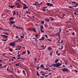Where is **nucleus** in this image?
<instances>
[{"label":"nucleus","mask_w":78,"mask_h":78,"mask_svg":"<svg viewBox=\"0 0 78 78\" xmlns=\"http://www.w3.org/2000/svg\"><path fill=\"white\" fill-rule=\"evenodd\" d=\"M62 65V63H61L59 62H58L56 64L54 63L52 65V66H53L54 67H58L59 66H61Z\"/></svg>","instance_id":"nucleus-1"},{"label":"nucleus","mask_w":78,"mask_h":78,"mask_svg":"<svg viewBox=\"0 0 78 78\" xmlns=\"http://www.w3.org/2000/svg\"><path fill=\"white\" fill-rule=\"evenodd\" d=\"M13 27H16V28H17V29H22V30H23V28L17 26L15 25H13Z\"/></svg>","instance_id":"nucleus-2"},{"label":"nucleus","mask_w":78,"mask_h":78,"mask_svg":"<svg viewBox=\"0 0 78 78\" xmlns=\"http://www.w3.org/2000/svg\"><path fill=\"white\" fill-rule=\"evenodd\" d=\"M15 45H16V43H15V42H13L11 43H10L9 44V46H12V47H14L15 46Z\"/></svg>","instance_id":"nucleus-3"},{"label":"nucleus","mask_w":78,"mask_h":78,"mask_svg":"<svg viewBox=\"0 0 78 78\" xmlns=\"http://www.w3.org/2000/svg\"><path fill=\"white\" fill-rule=\"evenodd\" d=\"M23 5V9H27V8H28L29 7H27V4H24Z\"/></svg>","instance_id":"nucleus-4"},{"label":"nucleus","mask_w":78,"mask_h":78,"mask_svg":"<svg viewBox=\"0 0 78 78\" xmlns=\"http://www.w3.org/2000/svg\"><path fill=\"white\" fill-rule=\"evenodd\" d=\"M62 70L63 72H69V69L66 68H64L62 69Z\"/></svg>","instance_id":"nucleus-5"},{"label":"nucleus","mask_w":78,"mask_h":78,"mask_svg":"<svg viewBox=\"0 0 78 78\" xmlns=\"http://www.w3.org/2000/svg\"><path fill=\"white\" fill-rule=\"evenodd\" d=\"M29 29L30 30V31H33L34 33H36V29L35 28H29Z\"/></svg>","instance_id":"nucleus-6"},{"label":"nucleus","mask_w":78,"mask_h":78,"mask_svg":"<svg viewBox=\"0 0 78 78\" xmlns=\"http://www.w3.org/2000/svg\"><path fill=\"white\" fill-rule=\"evenodd\" d=\"M47 5L48 6H53V5L50 3H47Z\"/></svg>","instance_id":"nucleus-7"},{"label":"nucleus","mask_w":78,"mask_h":78,"mask_svg":"<svg viewBox=\"0 0 78 78\" xmlns=\"http://www.w3.org/2000/svg\"><path fill=\"white\" fill-rule=\"evenodd\" d=\"M1 36H2V37H5L6 38H8V37L7 36H5V35H1Z\"/></svg>","instance_id":"nucleus-8"},{"label":"nucleus","mask_w":78,"mask_h":78,"mask_svg":"<svg viewBox=\"0 0 78 78\" xmlns=\"http://www.w3.org/2000/svg\"><path fill=\"white\" fill-rule=\"evenodd\" d=\"M16 6L17 7V8H19L20 6V4H19V3H18L16 4Z\"/></svg>","instance_id":"nucleus-9"},{"label":"nucleus","mask_w":78,"mask_h":78,"mask_svg":"<svg viewBox=\"0 0 78 78\" xmlns=\"http://www.w3.org/2000/svg\"><path fill=\"white\" fill-rule=\"evenodd\" d=\"M10 23H11V24H14V23H16V22L14 21H10Z\"/></svg>","instance_id":"nucleus-10"},{"label":"nucleus","mask_w":78,"mask_h":78,"mask_svg":"<svg viewBox=\"0 0 78 78\" xmlns=\"http://www.w3.org/2000/svg\"><path fill=\"white\" fill-rule=\"evenodd\" d=\"M21 47H22L21 46H19L17 47V48L18 49V50H20V48H21Z\"/></svg>","instance_id":"nucleus-11"},{"label":"nucleus","mask_w":78,"mask_h":78,"mask_svg":"<svg viewBox=\"0 0 78 78\" xmlns=\"http://www.w3.org/2000/svg\"><path fill=\"white\" fill-rule=\"evenodd\" d=\"M40 28V30H43V29H44V26H41Z\"/></svg>","instance_id":"nucleus-12"},{"label":"nucleus","mask_w":78,"mask_h":78,"mask_svg":"<svg viewBox=\"0 0 78 78\" xmlns=\"http://www.w3.org/2000/svg\"><path fill=\"white\" fill-rule=\"evenodd\" d=\"M9 7V8H13L14 7V6H15L14 5H13V6H10L9 5H8Z\"/></svg>","instance_id":"nucleus-13"},{"label":"nucleus","mask_w":78,"mask_h":78,"mask_svg":"<svg viewBox=\"0 0 78 78\" xmlns=\"http://www.w3.org/2000/svg\"><path fill=\"white\" fill-rule=\"evenodd\" d=\"M45 21H46V22H48L50 21V20H49V19H46L45 20Z\"/></svg>","instance_id":"nucleus-14"},{"label":"nucleus","mask_w":78,"mask_h":78,"mask_svg":"<svg viewBox=\"0 0 78 78\" xmlns=\"http://www.w3.org/2000/svg\"><path fill=\"white\" fill-rule=\"evenodd\" d=\"M58 61H59V59H56V60H55V63H57V62H58Z\"/></svg>","instance_id":"nucleus-15"},{"label":"nucleus","mask_w":78,"mask_h":78,"mask_svg":"<svg viewBox=\"0 0 78 78\" xmlns=\"http://www.w3.org/2000/svg\"><path fill=\"white\" fill-rule=\"evenodd\" d=\"M57 35H58V37H59V38H60V33H58L56 34Z\"/></svg>","instance_id":"nucleus-16"},{"label":"nucleus","mask_w":78,"mask_h":78,"mask_svg":"<svg viewBox=\"0 0 78 78\" xmlns=\"http://www.w3.org/2000/svg\"><path fill=\"white\" fill-rule=\"evenodd\" d=\"M43 11H44V12H45L46 11V10H45V7H43Z\"/></svg>","instance_id":"nucleus-17"},{"label":"nucleus","mask_w":78,"mask_h":78,"mask_svg":"<svg viewBox=\"0 0 78 78\" xmlns=\"http://www.w3.org/2000/svg\"><path fill=\"white\" fill-rule=\"evenodd\" d=\"M27 51L28 53H27L28 55H30V51L29 50H27Z\"/></svg>","instance_id":"nucleus-18"},{"label":"nucleus","mask_w":78,"mask_h":78,"mask_svg":"<svg viewBox=\"0 0 78 78\" xmlns=\"http://www.w3.org/2000/svg\"><path fill=\"white\" fill-rule=\"evenodd\" d=\"M37 76H40V75H39V72H38V71H37Z\"/></svg>","instance_id":"nucleus-19"},{"label":"nucleus","mask_w":78,"mask_h":78,"mask_svg":"<svg viewBox=\"0 0 78 78\" xmlns=\"http://www.w3.org/2000/svg\"><path fill=\"white\" fill-rule=\"evenodd\" d=\"M9 19L11 20H14V18L13 17H10L9 18Z\"/></svg>","instance_id":"nucleus-20"},{"label":"nucleus","mask_w":78,"mask_h":78,"mask_svg":"<svg viewBox=\"0 0 78 78\" xmlns=\"http://www.w3.org/2000/svg\"><path fill=\"white\" fill-rule=\"evenodd\" d=\"M41 41H43V40H44V39H45V37H42L41 38Z\"/></svg>","instance_id":"nucleus-21"},{"label":"nucleus","mask_w":78,"mask_h":78,"mask_svg":"<svg viewBox=\"0 0 78 78\" xmlns=\"http://www.w3.org/2000/svg\"><path fill=\"white\" fill-rule=\"evenodd\" d=\"M72 3H74V4H75V5H77V4H78V3H77V2H72Z\"/></svg>","instance_id":"nucleus-22"},{"label":"nucleus","mask_w":78,"mask_h":78,"mask_svg":"<svg viewBox=\"0 0 78 78\" xmlns=\"http://www.w3.org/2000/svg\"><path fill=\"white\" fill-rule=\"evenodd\" d=\"M19 3H21L23 5H24V3H22V2H21V1L20 0V1H19Z\"/></svg>","instance_id":"nucleus-23"},{"label":"nucleus","mask_w":78,"mask_h":78,"mask_svg":"<svg viewBox=\"0 0 78 78\" xmlns=\"http://www.w3.org/2000/svg\"><path fill=\"white\" fill-rule=\"evenodd\" d=\"M19 3H21L23 5H24V3H22V2H21V1L20 0V1H19Z\"/></svg>","instance_id":"nucleus-24"},{"label":"nucleus","mask_w":78,"mask_h":78,"mask_svg":"<svg viewBox=\"0 0 78 78\" xmlns=\"http://www.w3.org/2000/svg\"><path fill=\"white\" fill-rule=\"evenodd\" d=\"M19 3H21L23 5H24V3H22V2H21V1L20 0V1H19Z\"/></svg>","instance_id":"nucleus-25"},{"label":"nucleus","mask_w":78,"mask_h":78,"mask_svg":"<svg viewBox=\"0 0 78 78\" xmlns=\"http://www.w3.org/2000/svg\"><path fill=\"white\" fill-rule=\"evenodd\" d=\"M4 34H6V35H9V34L8 33H6V32H4Z\"/></svg>","instance_id":"nucleus-26"},{"label":"nucleus","mask_w":78,"mask_h":78,"mask_svg":"<svg viewBox=\"0 0 78 78\" xmlns=\"http://www.w3.org/2000/svg\"><path fill=\"white\" fill-rule=\"evenodd\" d=\"M48 50H51V47H49L48 48Z\"/></svg>","instance_id":"nucleus-27"},{"label":"nucleus","mask_w":78,"mask_h":78,"mask_svg":"<svg viewBox=\"0 0 78 78\" xmlns=\"http://www.w3.org/2000/svg\"><path fill=\"white\" fill-rule=\"evenodd\" d=\"M16 14V12H15V11H13V16H14V15H15Z\"/></svg>","instance_id":"nucleus-28"},{"label":"nucleus","mask_w":78,"mask_h":78,"mask_svg":"<svg viewBox=\"0 0 78 78\" xmlns=\"http://www.w3.org/2000/svg\"><path fill=\"white\" fill-rule=\"evenodd\" d=\"M41 23H42L43 24H44V21H41Z\"/></svg>","instance_id":"nucleus-29"},{"label":"nucleus","mask_w":78,"mask_h":78,"mask_svg":"<svg viewBox=\"0 0 78 78\" xmlns=\"http://www.w3.org/2000/svg\"><path fill=\"white\" fill-rule=\"evenodd\" d=\"M19 63H17L15 65L16 66H19Z\"/></svg>","instance_id":"nucleus-30"},{"label":"nucleus","mask_w":78,"mask_h":78,"mask_svg":"<svg viewBox=\"0 0 78 78\" xmlns=\"http://www.w3.org/2000/svg\"><path fill=\"white\" fill-rule=\"evenodd\" d=\"M22 53H23L22 54V55H24V54H25V51H23Z\"/></svg>","instance_id":"nucleus-31"},{"label":"nucleus","mask_w":78,"mask_h":78,"mask_svg":"<svg viewBox=\"0 0 78 78\" xmlns=\"http://www.w3.org/2000/svg\"><path fill=\"white\" fill-rule=\"evenodd\" d=\"M2 30H4V31H9V30H7V29H6V30H4V29H2Z\"/></svg>","instance_id":"nucleus-32"},{"label":"nucleus","mask_w":78,"mask_h":78,"mask_svg":"<svg viewBox=\"0 0 78 78\" xmlns=\"http://www.w3.org/2000/svg\"><path fill=\"white\" fill-rule=\"evenodd\" d=\"M23 73L24 75H25V71H24V70H23Z\"/></svg>","instance_id":"nucleus-33"},{"label":"nucleus","mask_w":78,"mask_h":78,"mask_svg":"<svg viewBox=\"0 0 78 78\" xmlns=\"http://www.w3.org/2000/svg\"><path fill=\"white\" fill-rule=\"evenodd\" d=\"M38 34H36L35 35V37H38Z\"/></svg>","instance_id":"nucleus-34"},{"label":"nucleus","mask_w":78,"mask_h":78,"mask_svg":"<svg viewBox=\"0 0 78 78\" xmlns=\"http://www.w3.org/2000/svg\"><path fill=\"white\" fill-rule=\"evenodd\" d=\"M41 33H44V31L43 30H42V29H41Z\"/></svg>","instance_id":"nucleus-35"},{"label":"nucleus","mask_w":78,"mask_h":78,"mask_svg":"<svg viewBox=\"0 0 78 78\" xmlns=\"http://www.w3.org/2000/svg\"><path fill=\"white\" fill-rule=\"evenodd\" d=\"M49 18H50H50H51V20H53L54 19H53V18H51V17H50Z\"/></svg>","instance_id":"nucleus-36"},{"label":"nucleus","mask_w":78,"mask_h":78,"mask_svg":"<svg viewBox=\"0 0 78 78\" xmlns=\"http://www.w3.org/2000/svg\"><path fill=\"white\" fill-rule=\"evenodd\" d=\"M44 67V65H41V68H42V67Z\"/></svg>","instance_id":"nucleus-37"},{"label":"nucleus","mask_w":78,"mask_h":78,"mask_svg":"<svg viewBox=\"0 0 78 78\" xmlns=\"http://www.w3.org/2000/svg\"><path fill=\"white\" fill-rule=\"evenodd\" d=\"M50 54L51 56H52V54H53V53H51V52L50 51Z\"/></svg>","instance_id":"nucleus-38"},{"label":"nucleus","mask_w":78,"mask_h":78,"mask_svg":"<svg viewBox=\"0 0 78 78\" xmlns=\"http://www.w3.org/2000/svg\"><path fill=\"white\" fill-rule=\"evenodd\" d=\"M61 28H59V32H58L59 33H61Z\"/></svg>","instance_id":"nucleus-39"},{"label":"nucleus","mask_w":78,"mask_h":78,"mask_svg":"<svg viewBox=\"0 0 78 78\" xmlns=\"http://www.w3.org/2000/svg\"><path fill=\"white\" fill-rule=\"evenodd\" d=\"M72 7H73L72 6L69 7V8H71V9H74V8H72Z\"/></svg>","instance_id":"nucleus-40"},{"label":"nucleus","mask_w":78,"mask_h":78,"mask_svg":"<svg viewBox=\"0 0 78 78\" xmlns=\"http://www.w3.org/2000/svg\"><path fill=\"white\" fill-rule=\"evenodd\" d=\"M59 52V51H56V54H57V55H58V52Z\"/></svg>","instance_id":"nucleus-41"},{"label":"nucleus","mask_w":78,"mask_h":78,"mask_svg":"<svg viewBox=\"0 0 78 78\" xmlns=\"http://www.w3.org/2000/svg\"><path fill=\"white\" fill-rule=\"evenodd\" d=\"M45 37H46V38H48V36H47V35L45 34Z\"/></svg>","instance_id":"nucleus-42"},{"label":"nucleus","mask_w":78,"mask_h":78,"mask_svg":"<svg viewBox=\"0 0 78 78\" xmlns=\"http://www.w3.org/2000/svg\"><path fill=\"white\" fill-rule=\"evenodd\" d=\"M48 69H49V68H45L44 69V70H48Z\"/></svg>","instance_id":"nucleus-43"},{"label":"nucleus","mask_w":78,"mask_h":78,"mask_svg":"<svg viewBox=\"0 0 78 78\" xmlns=\"http://www.w3.org/2000/svg\"><path fill=\"white\" fill-rule=\"evenodd\" d=\"M7 71H8V72H11L9 70V69H8V68H7Z\"/></svg>","instance_id":"nucleus-44"},{"label":"nucleus","mask_w":78,"mask_h":78,"mask_svg":"<svg viewBox=\"0 0 78 78\" xmlns=\"http://www.w3.org/2000/svg\"><path fill=\"white\" fill-rule=\"evenodd\" d=\"M34 59H35V61L34 62H36V60H37V59H36V58H35Z\"/></svg>","instance_id":"nucleus-45"},{"label":"nucleus","mask_w":78,"mask_h":78,"mask_svg":"<svg viewBox=\"0 0 78 78\" xmlns=\"http://www.w3.org/2000/svg\"><path fill=\"white\" fill-rule=\"evenodd\" d=\"M40 46L41 47H42V48H44V45H42L41 46Z\"/></svg>","instance_id":"nucleus-46"},{"label":"nucleus","mask_w":78,"mask_h":78,"mask_svg":"<svg viewBox=\"0 0 78 78\" xmlns=\"http://www.w3.org/2000/svg\"><path fill=\"white\" fill-rule=\"evenodd\" d=\"M72 34H73V36H75V32L73 33Z\"/></svg>","instance_id":"nucleus-47"},{"label":"nucleus","mask_w":78,"mask_h":78,"mask_svg":"<svg viewBox=\"0 0 78 78\" xmlns=\"http://www.w3.org/2000/svg\"><path fill=\"white\" fill-rule=\"evenodd\" d=\"M7 40H4L2 39V41H7Z\"/></svg>","instance_id":"nucleus-48"},{"label":"nucleus","mask_w":78,"mask_h":78,"mask_svg":"<svg viewBox=\"0 0 78 78\" xmlns=\"http://www.w3.org/2000/svg\"><path fill=\"white\" fill-rule=\"evenodd\" d=\"M49 75H46L45 76V78H47V76H48Z\"/></svg>","instance_id":"nucleus-49"},{"label":"nucleus","mask_w":78,"mask_h":78,"mask_svg":"<svg viewBox=\"0 0 78 78\" xmlns=\"http://www.w3.org/2000/svg\"><path fill=\"white\" fill-rule=\"evenodd\" d=\"M20 37H21V38H24V37H23V36H21Z\"/></svg>","instance_id":"nucleus-50"},{"label":"nucleus","mask_w":78,"mask_h":78,"mask_svg":"<svg viewBox=\"0 0 78 78\" xmlns=\"http://www.w3.org/2000/svg\"><path fill=\"white\" fill-rule=\"evenodd\" d=\"M47 40H48V41H50V42H51V40L50 39H47Z\"/></svg>","instance_id":"nucleus-51"},{"label":"nucleus","mask_w":78,"mask_h":78,"mask_svg":"<svg viewBox=\"0 0 78 78\" xmlns=\"http://www.w3.org/2000/svg\"><path fill=\"white\" fill-rule=\"evenodd\" d=\"M10 51H12V48L10 49Z\"/></svg>","instance_id":"nucleus-52"},{"label":"nucleus","mask_w":78,"mask_h":78,"mask_svg":"<svg viewBox=\"0 0 78 78\" xmlns=\"http://www.w3.org/2000/svg\"><path fill=\"white\" fill-rule=\"evenodd\" d=\"M40 67L39 66H38L37 68V70H39V69Z\"/></svg>","instance_id":"nucleus-53"},{"label":"nucleus","mask_w":78,"mask_h":78,"mask_svg":"<svg viewBox=\"0 0 78 78\" xmlns=\"http://www.w3.org/2000/svg\"><path fill=\"white\" fill-rule=\"evenodd\" d=\"M17 73H20V71H17Z\"/></svg>","instance_id":"nucleus-54"},{"label":"nucleus","mask_w":78,"mask_h":78,"mask_svg":"<svg viewBox=\"0 0 78 78\" xmlns=\"http://www.w3.org/2000/svg\"><path fill=\"white\" fill-rule=\"evenodd\" d=\"M5 55H6V53H4L2 55V56H5Z\"/></svg>","instance_id":"nucleus-55"},{"label":"nucleus","mask_w":78,"mask_h":78,"mask_svg":"<svg viewBox=\"0 0 78 78\" xmlns=\"http://www.w3.org/2000/svg\"><path fill=\"white\" fill-rule=\"evenodd\" d=\"M16 38L17 39L18 38H19V36H16Z\"/></svg>","instance_id":"nucleus-56"},{"label":"nucleus","mask_w":78,"mask_h":78,"mask_svg":"<svg viewBox=\"0 0 78 78\" xmlns=\"http://www.w3.org/2000/svg\"><path fill=\"white\" fill-rule=\"evenodd\" d=\"M17 56H18V57H20L21 55H18Z\"/></svg>","instance_id":"nucleus-57"},{"label":"nucleus","mask_w":78,"mask_h":78,"mask_svg":"<svg viewBox=\"0 0 78 78\" xmlns=\"http://www.w3.org/2000/svg\"><path fill=\"white\" fill-rule=\"evenodd\" d=\"M74 14L75 15H76V14H77V13L76 12H74Z\"/></svg>","instance_id":"nucleus-58"},{"label":"nucleus","mask_w":78,"mask_h":78,"mask_svg":"<svg viewBox=\"0 0 78 78\" xmlns=\"http://www.w3.org/2000/svg\"><path fill=\"white\" fill-rule=\"evenodd\" d=\"M61 47V48H62V49H63V48H64L63 47V46H62Z\"/></svg>","instance_id":"nucleus-59"},{"label":"nucleus","mask_w":78,"mask_h":78,"mask_svg":"<svg viewBox=\"0 0 78 78\" xmlns=\"http://www.w3.org/2000/svg\"><path fill=\"white\" fill-rule=\"evenodd\" d=\"M63 40L62 41H61V44H62V43H63Z\"/></svg>","instance_id":"nucleus-60"},{"label":"nucleus","mask_w":78,"mask_h":78,"mask_svg":"<svg viewBox=\"0 0 78 78\" xmlns=\"http://www.w3.org/2000/svg\"><path fill=\"white\" fill-rule=\"evenodd\" d=\"M75 71L76 72H78V71H77V70H76V69L75 70Z\"/></svg>","instance_id":"nucleus-61"},{"label":"nucleus","mask_w":78,"mask_h":78,"mask_svg":"<svg viewBox=\"0 0 78 78\" xmlns=\"http://www.w3.org/2000/svg\"><path fill=\"white\" fill-rule=\"evenodd\" d=\"M59 50H62V48H59Z\"/></svg>","instance_id":"nucleus-62"},{"label":"nucleus","mask_w":78,"mask_h":78,"mask_svg":"<svg viewBox=\"0 0 78 78\" xmlns=\"http://www.w3.org/2000/svg\"><path fill=\"white\" fill-rule=\"evenodd\" d=\"M19 42V41H16L15 42H15Z\"/></svg>","instance_id":"nucleus-63"},{"label":"nucleus","mask_w":78,"mask_h":78,"mask_svg":"<svg viewBox=\"0 0 78 78\" xmlns=\"http://www.w3.org/2000/svg\"><path fill=\"white\" fill-rule=\"evenodd\" d=\"M76 5H75V6H73V7H76Z\"/></svg>","instance_id":"nucleus-64"}]
</instances>
